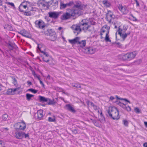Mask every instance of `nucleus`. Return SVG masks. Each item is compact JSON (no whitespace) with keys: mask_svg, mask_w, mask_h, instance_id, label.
<instances>
[{"mask_svg":"<svg viewBox=\"0 0 147 147\" xmlns=\"http://www.w3.org/2000/svg\"><path fill=\"white\" fill-rule=\"evenodd\" d=\"M27 83L29 85H31L32 84V82L29 81H28L27 82Z\"/></svg>","mask_w":147,"mask_h":147,"instance_id":"obj_62","label":"nucleus"},{"mask_svg":"<svg viewBox=\"0 0 147 147\" xmlns=\"http://www.w3.org/2000/svg\"><path fill=\"white\" fill-rule=\"evenodd\" d=\"M70 14L67 10L66 12L61 16L60 19L62 20H66L70 18Z\"/></svg>","mask_w":147,"mask_h":147,"instance_id":"obj_14","label":"nucleus"},{"mask_svg":"<svg viewBox=\"0 0 147 147\" xmlns=\"http://www.w3.org/2000/svg\"><path fill=\"white\" fill-rule=\"evenodd\" d=\"M75 4H74V8H78L77 9H79L81 10L83 9V5L82 4V3L79 1H77L75 2Z\"/></svg>","mask_w":147,"mask_h":147,"instance_id":"obj_11","label":"nucleus"},{"mask_svg":"<svg viewBox=\"0 0 147 147\" xmlns=\"http://www.w3.org/2000/svg\"><path fill=\"white\" fill-rule=\"evenodd\" d=\"M36 77L37 78V79H38V80L39 81H40V80H41V79L40 78V76L39 75H36V77Z\"/></svg>","mask_w":147,"mask_h":147,"instance_id":"obj_59","label":"nucleus"},{"mask_svg":"<svg viewBox=\"0 0 147 147\" xmlns=\"http://www.w3.org/2000/svg\"><path fill=\"white\" fill-rule=\"evenodd\" d=\"M49 17L46 16L45 17L46 20H47V22H49L50 21V19L49 18Z\"/></svg>","mask_w":147,"mask_h":147,"instance_id":"obj_58","label":"nucleus"},{"mask_svg":"<svg viewBox=\"0 0 147 147\" xmlns=\"http://www.w3.org/2000/svg\"><path fill=\"white\" fill-rule=\"evenodd\" d=\"M48 99L47 102V104L49 105H54L56 103V102L54 101V99L51 100L49 98Z\"/></svg>","mask_w":147,"mask_h":147,"instance_id":"obj_33","label":"nucleus"},{"mask_svg":"<svg viewBox=\"0 0 147 147\" xmlns=\"http://www.w3.org/2000/svg\"><path fill=\"white\" fill-rule=\"evenodd\" d=\"M23 134L24 132L17 131L15 133L14 136L17 139H22L23 138Z\"/></svg>","mask_w":147,"mask_h":147,"instance_id":"obj_15","label":"nucleus"},{"mask_svg":"<svg viewBox=\"0 0 147 147\" xmlns=\"http://www.w3.org/2000/svg\"><path fill=\"white\" fill-rule=\"evenodd\" d=\"M82 51L87 54H92L94 53L96 51V49L92 47H89L83 48Z\"/></svg>","mask_w":147,"mask_h":147,"instance_id":"obj_7","label":"nucleus"},{"mask_svg":"<svg viewBox=\"0 0 147 147\" xmlns=\"http://www.w3.org/2000/svg\"><path fill=\"white\" fill-rule=\"evenodd\" d=\"M24 15L26 16H30L31 15V13L30 11H24Z\"/></svg>","mask_w":147,"mask_h":147,"instance_id":"obj_40","label":"nucleus"},{"mask_svg":"<svg viewBox=\"0 0 147 147\" xmlns=\"http://www.w3.org/2000/svg\"><path fill=\"white\" fill-rule=\"evenodd\" d=\"M74 4V2L73 1H70L68 3L64 4L61 1L60 2V9H63L67 7H70L72 6Z\"/></svg>","mask_w":147,"mask_h":147,"instance_id":"obj_9","label":"nucleus"},{"mask_svg":"<svg viewBox=\"0 0 147 147\" xmlns=\"http://www.w3.org/2000/svg\"><path fill=\"white\" fill-rule=\"evenodd\" d=\"M72 131L73 132L76 134L78 133V129L77 128L73 129Z\"/></svg>","mask_w":147,"mask_h":147,"instance_id":"obj_44","label":"nucleus"},{"mask_svg":"<svg viewBox=\"0 0 147 147\" xmlns=\"http://www.w3.org/2000/svg\"><path fill=\"white\" fill-rule=\"evenodd\" d=\"M24 3H25V1H24L20 5L19 7V9L20 12H24V11L22 10V8H23L24 9H26V8L27 7V5H24Z\"/></svg>","mask_w":147,"mask_h":147,"instance_id":"obj_20","label":"nucleus"},{"mask_svg":"<svg viewBox=\"0 0 147 147\" xmlns=\"http://www.w3.org/2000/svg\"><path fill=\"white\" fill-rule=\"evenodd\" d=\"M32 75L34 76L35 77L37 75L36 74L35 71L33 70L32 71Z\"/></svg>","mask_w":147,"mask_h":147,"instance_id":"obj_56","label":"nucleus"},{"mask_svg":"<svg viewBox=\"0 0 147 147\" xmlns=\"http://www.w3.org/2000/svg\"><path fill=\"white\" fill-rule=\"evenodd\" d=\"M74 106L70 104H66L65 107L67 108V109L73 113H75L76 112V111L74 107Z\"/></svg>","mask_w":147,"mask_h":147,"instance_id":"obj_13","label":"nucleus"},{"mask_svg":"<svg viewBox=\"0 0 147 147\" xmlns=\"http://www.w3.org/2000/svg\"><path fill=\"white\" fill-rule=\"evenodd\" d=\"M3 142L2 140H0V147H3L4 146L3 145Z\"/></svg>","mask_w":147,"mask_h":147,"instance_id":"obj_53","label":"nucleus"},{"mask_svg":"<svg viewBox=\"0 0 147 147\" xmlns=\"http://www.w3.org/2000/svg\"><path fill=\"white\" fill-rule=\"evenodd\" d=\"M48 121L50 122H54L55 121V119H53L51 117H50L48 118Z\"/></svg>","mask_w":147,"mask_h":147,"instance_id":"obj_47","label":"nucleus"},{"mask_svg":"<svg viewBox=\"0 0 147 147\" xmlns=\"http://www.w3.org/2000/svg\"><path fill=\"white\" fill-rule=\"evenodd\" d=\"M86 44V40H82L81 41L79 40L78 45H79L80 46L82 47H83L85 46Z\"/></svg>","mask_w":147,"mask_h":147,"instance_id":"obj_26","label":"nucleus"},{"mask_svg":"<svg viewBox=\"0 0 147 147\" xmlns=\"http://www.w3.org/2000/svg\"><path fill=\"white\" fill-rule=\"evenodd\" d=\"M116 46L119 47H121L122 46V45L121 44L120 42H116L115 43Z\"/></svg>","mask_w":147,"mask_h":147,"instance_id":"obj_49","label":"nucleus"},{"mask_svg":"<svg viewBox=\"0 0 147 147\" xmlns=\"http://www.w3.org/2000/svg\"><path fill=\"white\" fill-rule=\"evenodd\" d=\"M123 30L119 28L117 30L118 34L120 35V36L124 40L127 37V36L129 35L130 34V32L125 34H123L122 32Z\"/></svg>","mask_w":147,"mask_h":147,"instance_id":"obj_12","label":"nucleus"},{"mask_svg":"<svg viewBox=\"0 0 147 147\" xmlns=\"http://www.w3.org/2000/svg\"><path fill=\"white\" fill-rule=\"evenodd\" d=\"M42 59L44 61L47 63L49 61L50 58L42 57Z\"/></svg>","mask_w":147,"mask_h":147,"instance_id":"obj_41","label":"nucleus"},{"mask_svg":"<svg viewBox=\"0 0 147 147\" xmlns=\"http://www.w3.org/2000/svg\"><path fill=\"white\" fill-rule=\"evenodd\" d=\"M143 146L144 147H147V142H145L143 144Z\"/></svg>","mask_w":147,"mask_h":147,"instance_id":"obj_64","label":"nucleus"},{"mask_svg":"<svg viewBox=\"0 0 147 147\" xmlns=\"http://www.w3.org/2000/svg\"><path fill=\"white\" fill-rule=\"evenodd\" d=\"M45 48L44 46L42 44H38V49L40 51V53L42 51H44V49H45L44 48Z\"/></svg>","mask_w":147,"mask_h":147,"instance_id":"obj_30","label":"nucleus"},{"mask_svg":"<svg viewBox=\"0 0 147 147\" xmlns=\"http://www.w3.org/2000/svg\"><path fill=\"white\" fill-rule=\"evenodd\" d=\"M121 100H123L125 101L128 102V103H130V101H129V100H128L126 98H122V99H121Z\"/></svg>","mask_w":147,"mask_h":147,"instance_id":"obj_54","label":"nucleus"},{"mask_svg":"<svg viewBox=\"0 0 147 147\" xmlns=\"http://www.w3.org/2000/svg\"><path fill=\"white\" fill-rule=\"evenodd\" d=\"M40 84L42 86V87H44L45 86V85L44 84H43L41 80L40 81H39Z\"/></svg>","mask_w":147,"mask_h":147,"instance_id":"obj_60","label":"nucleus"},{"mask_svg":"<svg viewBox=\"0 0 147 147\" xmlns=\"http://www.w3.org/2000/svg\"><path fill=\"white\" fill-rule=\"evenodd\" d=\"M99 117H100L99 120L100 122L102 123H105V118L103 116L102 112L100 113Z\"/></svg>","mask_w":147,"mask_h":147,"instance_id":"obj_27","label":"nucleus"},{"mask_svg":"<svg viewBox=\"0 0 147 147\" xmlns=\"http://www.w3.org/2000/svg\"><path fill=\"white\" fill-rule=\"evenodd\" d=\"M18 89V88H9L7 90L6 94L8 95H14L15 94V92Z\"/></svg>","mask_w":147,"mask_h":147,"instance_id":"obj_16","label":"nucleus"},{"mask_svg":"<svg viewBox=\"0 0 147 147\" xmlns=\"http://www.w3.org/2000/svg\"><path fill=\"white\" fill-rule=\"evenodd\" d=\"M15 47H16V45L14 43L9 42L7 44V47L10 50H12L15 49Z\"/></svg>","mask_w":147,"mask_h":147,"instance_id":"obj_22","label":"nucleus"},{"mask_svg":"<svg viewBox=\"0 0 147 147\" xmlns=\"http://www.w3.org/2000/svg\"><path fill=\"white\" fill-rule=\"evenodd\" d=\"M108 113L110 117L114 120H118L120 118L119 113L117 109L115 107H110Z\"/></svg>","mask_w":147,"mask_h":147,"instance_id":"obj_1","label":"nucleus"},{"mask_svg":"<svg viewBox=\"0 0 147 147\" xmlns=\"http://www.w3.org/2000/svg\"><path fill=\"white\" fill-rule=\"evenodd\" d=\"M110 99L111 100H113L114 99H115V98L113 97V96H111L110 97Z\"/></svg>","mask_w":147,"mask_h":147,"instance_id":"obj_61","label":"nucleus"},{"mask_svg":"<svg viewBox=\"0 0 147 147\" xmlns=\"http://www.w3.org/2000/svg\"><path fill=\"white\" fill-rule=\"evenodd\" d=\"M128 55V61H130L134 59L136 56L135 51L127 53Z\"/></svg>","mask_w":147,"mask_h":147,"instance_id":"obj_19","label":"nucleus"},{"mask_svg":"<svg viewBox=\"0 0 147 147\" xmlns=\"http://www.w3.org/2000/svg\"><path fill=\"white\" fill-rule=\"evenodd\" d=\"M124 109H126L128 112L130 111H131V107L129 106H126Z\"/></svg>","mask_w":147,"mask_h":147,"instance_id":"obj_48","label":"nucleus"},{"mask_svg":"<svg viewBox=\"0 0 147 147\" xmlns=\"http://www.w3.org/2000/svg\"><path fill=\"white\" fill-rule=\"evenodd\" d=\"M39 99L40 102H47L48 98H45L44 96H40L39 97Z\"/></svg>","mask_w":147,"mask_h":147,"instance_id":"obj_28","label":"nucleus"},{"mask_svg":"<svg viewBox=\"0 0 147 147\" xmlns=\"http://www.w3.org/2000/svg\"><path fill=\"white\" fill-rule=\"evenodd\" d=\"M90 102L89 100H87L86 101V103L87 105L88 106L90 104V102Z\"/></svg>","mask_w":147,"mask_h":147,"instance_id":"obj_63","label":"nucleus"},{"mask_svg":"<svg viewBox=\"0 0 147 147\" xmlns=\"http://www.w3.org/2000/svg\"><path fill=\"white\" fill-rule=\"evenodd\" d=\"M48 2H46L45 3H44L42 5V6L43 7H46L48 9L49 7V5H48Z\"/></svg>","mask_w":147,"mask_h":147,"instance_id":"obj_42","label":"nucleus"},{"mask_svg":"<svg viewBox=\"0 0 147 147\" xmlns=\"http://www.w3.org/2000/svg\"><path fill=\"white\" fill-rule=\"evenodd\" d=\"M80 38L78 37H76L73 39L69 40L70 43L72 45H74L78 43L79 40H80Z\"/></svg>","mask_w":147,"mask_h":147,"instance_id":"obj_18","label":"nucleus"},{"mask_svg":"<svg viewBox=\"0 0 147 147\" xmlns=\"http://www.w3.org/2000/svg\"><path fill=\"white\" fill-rule=\"evenodd\" d=\"M8 4L11 5L12 7H15L14 5V3H12L8 2Z\"/></svg>","mask_w":147,"mask_h":147,"instance_id":"obj_57","label":"nucleus"},{"mask_svg":"<svg viewBox=\"0 0 147 147\" xmlns=\"http://www.w3.org/2000/svg\"><path fill=\"white\" fill-rule=\"evenodd\" d=\"M72 86L73 87H75L77 88H80L81 86L80 85L76 83L75 84H72Z\"/></svg>","mask_w":147,"mask_h":147,"instance_id":"obj_46","label":"nucleus"},{"mask_svg":"<svg viewBox=\"0 0 147 147\" xmlns=\"http://www.w3.org/2000/svg\"><path fill=\"white\" fill-rule=\"evenodd\" d=\"M119 9L123 12V14H125L127 13V10L126 8L123 7L122 6L119 7Z\"/></svg>","mask_w":147,"mask_h":147,"instance_id":"obj_29","label":"nucleus"},{"mask_svg":"<svg viewBox=\"0 0 147 147\" xmlns=\"http://www.w3.org/2000/svg\"><path fill=\"white\" fill-rule=\"evenodd\" d=\"M44 0H39L37 2V4L39 6H40L43 4L44 3Z\"/></svg>","mask_w":147,"mask_h":147,"instance_id":"obj_38","label":"nucleus"},{"mask_svg":"<svg viewBox=\"0 0 147 147\" xmlns=\"http://www.w3.org/2000/svg\"><path fill=\"white\" fill-rule=\"evenodd\" d=\"M78 25L81 29L85 32L90 27L88 21L85 19L82 20Z\"/></svg>","mask_w":147,"mask_h":147,"instance_id":"obj_4","label":"nucleus"},{"mask_svg":"<svg viewBox=\"0 0 147 147\" xmlns=\"http://www.w3.org/2000/svg\"><path fill=\"white\" fill-rule=\"evenodd\" d=\"M35 26L40 29H44L45 27H47L48 24H45L41 19L36 20L34 22Z\"/></svg>","mask_w":147,"mask_h":147,"instance_id":"obj_3","label":"nucleus"},{"mask_svg":"<svg viewBox=\"0 0 147 147\" xmlns=\"http://www.w3.org/2000/svg\"><path fill=\"white\" fill-rule=\"evenodd\" d=\"M26 100L29 101L31 100V98L34 96V95L30 94L27 93L26 94Z\"/></svg>","mask_w":147,"mask_h":147,"instance_id":"obj_31","label":"nucleus"},{"mask_svg":"<svg viewBox=\"0 0 147 147\" xmlns=\"http://www.w3.org/2000/svg\"><path fill=\"white\" fill-rule=\"evenodd\" d=\"M102 3L107 7H109L111 5L110 3L106 0L103 1Z\"/></svg>","mask_w":147,"mask_h":147,"instance_id":"obj_32","label":"nucleus"},{"mask_svg":"<svg viewBox=\"0 0 147 147\" xmlns=\"http://www.w3.org/2000/svg\"><path fill=\"white\" fill-rule=\"evenodd\" d=\"M90 105L93 107L94 109L96 110H98L99 108L96 105H95L94 103L92 102H90Z\"/></svg>","mask_w":147,"mask_h":147,"instance_id":"obj_36","label":"nucleus"},{"mask_svg":"<svg viewBox=\"0 0 147 147\" xmlns=\"http://www.w3.org/2000/svg\"><path fill=\"white\" fill-rule=\"evenodd\" d=\"M128 55L127 53L125 54L121 55V57L123 60L128 61Z\"/></svg>","mask_w":147,"mask_h":147,"instance_id":"obj_34","label":"nucleus"},{"mask_svg":"<svg viewBox=\"0 0 147 147\" xmlns=\"http://www.w3.org/2000/svg\"><path fill=\"white\" fill-rule=\"evenodd\" d=\"M13 81V83L14 85H16L17 84V81L16 79L13 77H11Z\"/></svg>","mask_w":147,"mask_h":147,"instance_id":"obj_39","label":"nucleus"},{"mask_svg":"<svg viewBox=\"0 0 147 147\" xmlns=\"http://www.w3.org/2000/svg\"><path fill=\"white\" fill-rule=\"evenodd\" d=\"M45 49H44V51H42L41 53L42 54H40V55L41 57H47L50 58V56L48 53L45 52Z\"/></svg>","mask_w":147,"mask_h":147,"instance_id":"obj_23","label":"nucleus"},{"mask_svg":"<svg viewBox=\"0 0 147 147\" xmlns=\"http://www.w3.org/2000/svg\"><path fill=\"white\" fill-rule=\"evenodd\" d=\"M123 123L125 126H127L128 124V122L126 120H123Z\"/></svg>","mask_w":147,"mask_h":147,"instance_id":"obj_43","label":"nucleus"},{"mask_svg":"<svg viewBox=\"0 0 147 147\" xmlns=\"http://www.w3.org/2000/svg\"><path fill=\"white\" fill-rule=\"evenodd\" d=\"M109 30H108L106 33V36L105 38V41L106 42H111V40H110L109 38Z\"/></svg>","mask_w":147,"mask_h":147,"instance_id":"obj_25","label":"nucleus"},{"mask_svg":"<svg viewBox=\"0 0 147 147\" xmlns=\"http://www.w3.org/2000/svg\"><path fill=\"white\" fill-rule=\"evenodd\" d=\"M91 119L92 121V122L94 123V125L96 126H98V124L97 123L96 121L94 120H92V119Z\"/></svg>","mask_w":147,"mask_h":147,"instance_id":"obj_52","label":"nucleus"},{"mask_svg":"<svg viewBox=\"0 0 147 147\" xmlns=\"http://www.w3.org/2000/svg\"><path fill=\"white\" fill-rule=\"evenodd\" d=\"M16 129H20L24 130L26 127L25 123L23 121L21 122H18L15 125Z\"/></svg>","mask_w":147,"mask_h":147,"instance_id":"obj_8","label":"nucleus"},{"mask_svg":"<svg viewBox=\"0 0 147 147\" xmlns=\"http://www.w3.org/2000/svg\"><path fill=\"white\" fill-rule=\"evenodd\" d=\"M43 110H39L37 111L36 113L37 118L41 119L42 118L43 116Z\"/></svg>","mask_w":147,"mask_h":147,"instance_id":"obj_24","label":"nucleus"},{"mask_svg":"<svg viewBox=\"0 0 147 147\" xmlns=\"http://www.w3.org/2000/svg\"><path fill=\"white\" fill-rule=\"evenodd\" d=\"M119 105L124 109L125 108V107L126 106L125 105L121 102H119Z\"/></svg>","mask_w":147,"mask_h":147,"instance_id":"obj_50","label":"nucleus"},{"mask_svg":"<svg viewBox=\"0 0 147 147\" xmlns=\"http://www.w3.org/2000/svg\"><path fill=\"white\" fill-rule=\"evenodd\" d=\"M132 17H133V20L134 21H137V19L136 18V17H135L133 15H131Z\"/></svg>","mask_w":147,"mask_h":147,"instance_id":"obj_55","label":"nucleus"},{"mask_svg":"<svg viewBox=\"0 0 147 147\" xmlns=\"http://www.w3.org/2000/svg\"><path fill=\"white\" fill-rule=\"evenodd\" d=\"M82 30L78 24L75 27L74 29V32L76 35H78L81 32Z\"/></svg>","mask_w":147,"mask_h":147,"instance_id":"obj_21","label":"nucleus"},{"mask_svg":"<svg viewBox=\"0 0 147 147\" xmlns=\"http://www.w3.org/2000/svg\"><path fill=\"white\" fill-rule=\"evenodd\" d=\"M46 34L50 36V39L52 41H54L57 38L55 31L52 29H49L45 32Z\"/></svg>","mask_w":147,"mask_h":147,"instance_id":"obj_5","label":"nucleus"},{"mask_svg":"<svg viewBox=\"0 0 147 147\" xmlns=\"http://www.w3.org/2000/svg\"><path fill=\"white\" fill-rule=\"evenodd\" d=\"M67 10L68 11L70 17H76L82 14V11L79 9H67Z\"/></svg>","mask_w":147,"mask_h":147,"instance_id":"obj_2","label":"nucleus"},{"mask_svg":"<svg viewBox=\"0 0 147 147\" xmlns=\"http://www.w3.org/2000/svg\"><path fill=\"white\" fill-rule=\"evenodd\" d=\"M60 13L59 12L50 11L48 13V14L50 18L56 19L59 17Z\"/></svg>","mask_w":147,"mask_h":147,"instance_id":"obj_10","label":"nucleus"},{"mask_svg":"<svg viewBox=\"0 0 147 147\" xmlns=\"http://www.w3.org/2000/svg\"><path fill=\"white\" fill-rule=\"evenodd\" d=\"M115 16L111 11L110 10H107V13L106 14V19L107 21L111 23L112 19L115 18Z\"/></svg>","mask_w":147,"mask_h":147,"instance_id":"obj_6","label":"nucleus"},{"mask_svg":"<svg viewBox=\"0 0 147 147\" xmlns=\"http://www.w3.org/2000/svg\"><path fill=\"white\" fill-rule=\"evenodd\" d=\"M8 115L7 114H5L2 116V119L3 121H7L8 118Z\"/></svg>","mask_w":147,"mask_h":147,"instance_id":"obj_35","label":"nucleus"},{"mask_svg":"<svg viewBox=\"0 0 147 147\" xmlns=\"http://www.w3.org/2000/svg\"><path fill=\"white\" fill-rule=\"evenodd\" d=\"M18 33L26 38H30V34L25 30H21Z\"/></svg>","mask_w":147,"mask_h":147,"instance_id":"obj_17","label":"nucleus"},{"mask_svg":"<svg viewBox=\"0 0 147 147\" xmlns=\"http://www.w3.org/2000/svg\"><path fill=\"white\" fill-rule=\"evenodd\" d=\"M27 91H30L31 92H32L34 94H35V93H36L38 91V90L33 89V88H30V89H28L27 90Z\"/></svg>","mask_w":147,"mask_h":147,"instance_id":"obj_37","label":"nucleus"},{"mask_svg":"<svg viewBox=\"0 0 147 147\" xmlns=\"http://www.w3.org/2000/svg\"><path fill=\"white\" fill-rule=\"evenodd\" d=\"M24 137L25 138H27L28 139H29V134L28 133L27 134H25L24 132V134H23V137Z\"/></svg>","mask_w":147,"mask_h":147,"instance_id":"obj_45","label":"nucleus"},{"mask_svg":"<svg viewBox=\"0 0 147 147\" xmlns=\"http://www.w3.org/2000/svg\"><path fill=\"white\" fill-rule=\"evenodd\" d=\"M134 110L135 112L137 113H139L140 112L139 109L137 107L135 108Z\"/></svg>","mask_w":147,"mask_h":147,"instance_id":"obj_51","label":"nucleus"}]
</instances>
